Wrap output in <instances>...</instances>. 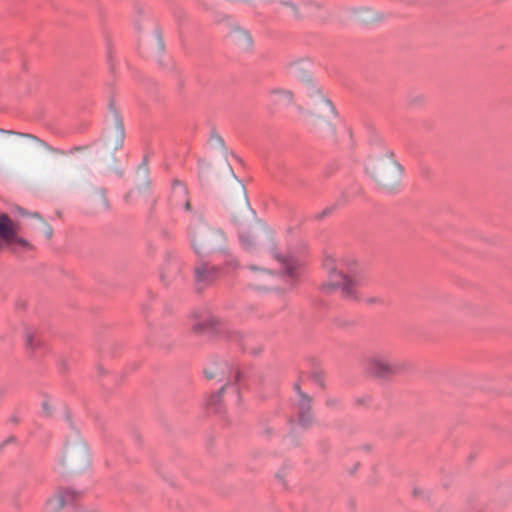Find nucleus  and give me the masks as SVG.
<instances>
[{
	"label": "nucleus",
	"instance_id": "1",
	"mask_svg": "<svg viewBox=\"0 0 512 512\" xmlns=\"http://www.w3.org/2000/svg\"><path fill=\"white\" fill-rule=\"evenodd\" d=\"M289 73L302 82L301 103L297 109L308 118L312 129L322 136H333L336 110L332 101L324 94L322 88L314 81L311 73L297 63L288 67Z\"/></svg>",
	"mask_w": 512,
	"mask_h": 512
},
{
	"label": "nucleus",
	"instance_id": "2",
	"mask_svg": "<svg viewBox=\"0 0 512 512\" xmlns=\"http://www.w3.org/2000/svg\"><path fill=\"white\" fill-rule=\"evenodd\" d=\"M240 242L248 252L269 251L282 264L286 266L287 273L294 275L295 266L291 259L280 258L275 252L273 233L270 229L259 223L241 226L239 231Z\"/></svg>",
	"mask_w": 512,
	"mask_h": 512
},
{
	"label": "nucleus",
	"instance_id": "3",
	"mask_svg": "<svg viewBox=\"0 0 512 512\" xmlns=\"http://www.w3.org/2000/svg\"><path fill=\"white\" fill-rule=\"evenodd\" d=\"M365 169L376 185L384 191L393 192L400 186L401 167L389 152L370 156Z\"/></svg>",
	"mask_w": 512,
	"mask_h": 512
},
{
	"label": "nucleus",
	"instance_id": "4",
	"mask_svg": "<svg viewBox=\"0 0 512 512\" xmlns=\"http://www.w3.org/2000/svg\"><path fill=\"white\" fill-rule=\"evenodd\" d=\"M194 251L201 256L225 253L227 239L220 229L210 227L202 219L194 222L189 229Z\"/></svg>",
	"mask_w": 512,
	"mask_h": 512
},
{
	"label": "nucleus",
	"instance_id": "5",
	"mask_svg": "<svg viewBox=\"0 0 512 512\" xmlns=\"http://www.w3.org/2000/svg\"><path fill=\"white\" fill-rule=\"evenodd\" d=\"M409 364L397 359L390 351H380L366 359V370L369 374L380 379H389L405 372Z\"/></svg>",
	"mask_w": 512,
	"mask_h": 512
},
{
	"label": "nucleus",
	"instance_id": "6",
	"mask_svg": "<svg viewBox=\"0 0 512 512\" xmlns=\"http://www.w3.org/2000/svg\"><path fill=\"white\" fill-rule=\"evenodd\" d=\"M324 269L328 274L327 287L341 289L346 296H352L360 280L351 272L345 271L343 260L333 256H327L323 262Z\"/></svg>",
	"mask_w": 512,
	"mask_h": 512
},
{
	"label": "nucleus",
	"instance_id": "7",
	"mask_svg": "<svg viewBox=\"0 0 512 512\" xmlns=\"http://www.w3.org/2000/svg\"><path fill=\"white\" fill-rule=\"evenodd\" d=\"M0 133L7 134V135H14L19 138V140L15 141V147L20 152H26L28 150L34 149V150H43L49 153L58 154V155H64V152L60 149L53 148L45 141L41 140L40 138L28 134V133H20L15 132L12 130H3L0 129Z\"/></svg>",
	"mask_w": 512,
	"mask_h": 512
},
{
	"label": "nucleus",
	"instance_id": "8",
	"mask_svg": "<svg viewBox=\"0 0 512 512\" xmlns=\"http://www.w3.org/2000/svg\"><path fill=\"white\" fill-rule=\"evenodd\" d=\"M61 462L71 470L79 471L89 463V454L86 445L82 441L69 444L65 447Z\"/></svg>",
	"mask_w": 512,
	"mask_h": 512
},
{
	"label": "nucleus",
	"instance_id": "9",
	"mask_svg": "<svg viewBox=\"0 0 512 512\" xmlns=\"http://www.w3.org/2000/svg\"><path fill=\"white\" fill-rule=\"evenodd\" d=\"M78 493L68 488H60L47 498L44 504L45 512H61L68 504L73 503Z\"/></svg>",
	"mask_w": 512,
	"mask_h": 512
},
{
	"label": "nucleus",
	"instance_id": "10",
	"mask_svg": "<svg viewBox=\"0 0 512 512\" xmlns=\"http://www.w3.org/2000/svg\"><path fill=\"white\" fill-rule=\"evenodd\" d=\"M247 279L249 285L255 289H262L267 286V280L270 279L272 272L270 269L260 267L255 264L247 265Z\"/></svg>",
	"mask_w": 512,
	"mask_h": 512
},
{
	"label": "nucleus",
	"instance_id": "11",
	"mask_svg": "<svg viewBox=\"0 0 512 512\" xmlns=\"http://www.w3.org/2000/svg\"><path fill=\"white\" fill-rule=\"evenodd\" d=\"M124 137L125 133L123 123L118 116H115V126L111 131L107 132L105 144L109 149L117 150L122 147Z\"/></svg>",
	"mask_w": 512,
	"mask_h": 512
},
{
	"label": "nucleus",
	"instance_id": "12",
	"mask_svg": "<svg viewBox=\"0 0 512 512\" xmlns=\"http://www.w3.org/2000/svg\"><path fill=\"white\" fill-rule=\"evenodd\" d=\"M268 99L275 105L289 106L295 103V95L293 91L283 88L274 87L267 93Z\"/></svg>",
	"mask_w": 512,
	"mask_h": 512
},
{
	"label": "nucleus",
	"instance_id": "13",
	"mask_svg": "<svg viewBox=\"0 0 512 512\" xmlns=\"http://www.w3.org/2000/svg\"><path fill=\"white\" fill-rule=\"evenodd\" d=\"M310 398L299 391L298 409H299V422L302 426H308L312 421L310 414Z\"/></svg>",
	"mask_w": 512,
	"mask_h": 512
},
{
	"label": "nucleus",
	"instance_id": "14",
	"mask_svg": "<svg viewBox=\"0 0 512 512\" xmlns=\"http://www.w3.org/2000/svg\"><path fill=\"white\" fill-rule=\"evenodd\" d=\"M218 270L207 263H201L195 268V277L198 282H211L217 278Z\"/></svg>",
	"mask_w": 512,
	"mask_h": 512
},
{
	"label": "nucleus",
	"instance_id": "15",
	"mask_svg": "<svg viewBox=\"0 0 512 512\" xmlns=\"http://www.w3.org/2000/svg\"><path fill=\"white\" fill-rule=\"evenodd\" d=\"M231 42L240 49L247 50L252 45V38L250 34L242 29H235L230 34Z\"/></svg>",
	"mask_w": 512,
	"mask_h": 512
},
{
	"label": "nucleus",
	"instance_id": "16",
	"mask_svg": "<svg viewBox=\"0 0 512 512\" xmlns=\"http://www.w3.org/2000/svg\"><path fill=\"white\" fill-rule=\"evenodd\" d=\"M228 371V366L226 363L221 361H216L211 363L204 369V374L206 378L213 379L217 377L224 376Z\"/></svg>",
	"mask_w": 512,
	"mask_h": 512
},
{
	"label": "nucleus",
	"instance_id": "17",
	"mask_svg": "<svg viewBox=\"0 0 512 512\" xmlns=\"http://www.w3.org/2000/svg\"><path fill=\"white\" fill-rule=\"evenodd\" d=\"M357 16L364 23H374L382 19V15L379 12L369 7L358 9Z\"/></svg>",
	"mask_w": 512,
	"mask_h": 512
},
{
	"label": "nucleus",
	"instance_id": "18",
	"mask_svg": "<svg viewBox=\"0 0 512 512\" xmlns=\"http://www.w3.org/2000/svg\"><path fill=\"white\" fill-rule=\"evenodd\" d=\"M32 216L39 219L40 224H41V227H40L41 232L46 236L47 239H51L53 236L52 226L50 224H48L44 219H42L39 214L34 213Z\"/></svg>",
	"mask_w": 512,
	"mask_h": 512
},
{
	"label": "nucleus",
	"instance_id": "19",
	"mask_svg": "<svg viewBox=\"0 0 512 512\" xmlns=\"http://www.w3.org/2000/svg\"><path fill=\"white\" fill-rule=\"evenodd\" d=\"M99 200V204L104 208H108V201L105 196V191L103 189H98L95 191V193L91 196V201L96 202Z\"/></svg>",
	"mask_w": 512,
	"mask_h": 512
},
{
	"label": "nucleus",
	"instance_id": "20",
	"mask_svg": "<svg viewBox=\"0 0 512 512\" xmlns=\"http://www.w3.org/2000/svg\"><path fill=\"white\" fill-rule=\"evenodd\" d=\"M187 194L186 187L179 181H175L173 184V195L177 198H185Z\"/></svg>",
	"mask_w": 512,
	"mask_h": 512
},
{
	"label": "nucleus",
	"instance_id": "21",
	"mask_svg": "<svg viewBox=\"0 0 512 512\" xmlns=\"http://www.w3.org/2000/svg\"><path fill=\"white\" fill-rule=\"evenodd\" d=\"M238 188H239L240 192L242 193V197H243L242 198L243 213L246 214V215H249L250 214V208H249L247 197L245 195V188H244V186L241 183L238 184Z\"/></svg>",
	"mask_w": 512,
	"mask_h": 512
},
{
	"label": "nucleus",
	"instance_id": "22",
	"mask_svg": "<svg viewBox=\"0 0 512 512\" xmlns=\"http://www.w3.org/2000/svg\"><path fill=\"white\" fill-rule=\"evenodd\" d=\"M288 8H290L291 10V13L295 16V17H298L299 16V13H298V10H297V7L294 5V4H288L287 5Z\"/></svg>",
	"mask_w": 512,
	"mask_h": 512
},
{
	"label": "nucleus",
	"instance_id": "23",
	"mask_svg": "<svg viewBox=\"0 0 512 512\" xmlns=\"http://www.w3.org/2000/svg\"><path fill=\"white\" fill-rule=\"evenodd\" d=\"M43 409L46 411L47 414L50 413V407L47 401L43 402Z\"/></svg>",
	"mask_w": 512,
	"mask_h": 512
},
{
	"label": "nucleus",
	"instance_id": "24",
	"mask_svg": "<svg viewBox=\"0 0 512 512\" xmlns=\"http://www.w3.org/2000/svg\"><path fill=\"white\" fill-rule=\"evenodd\" d=\"M184 205L186 210H190V202L188 199H184Z\"/></svg>",
	"mask_w": 512,
	"mask_h": 512
},
{
	"label": "nucleus",
	"instance_id": "25",
	"mask_svg": "<svg viewBox=\"0 0 512 512\" xmlns=\"http://www.w3.org/2000/svg\"><path fill=\"white\" fill-rule=\"evenodd\" d=\"M223 391H224V387L221 388V390L219 391V394H221ZM219 396L220 395H217V396L214 397L215 401L218 400Z\"/></svg>",
	"mask_w": 512,
	"mask_h": 512
},
{
	"label": "nucleus",
	"instance_id": "26",
	"mask_svg": "<svg viewBox=\"0 0 512 512\" xmlns=\"http://www.w3.org/2000/svg\"><path fill=\"white\" fill-rule=\"evenodd\" d=\"M27 342H28L29 344H31V336H30V335H28V336H27Z\"/></svg>",
	"mask_w": 512,
	"mask_h": 512
}]
</instances>
